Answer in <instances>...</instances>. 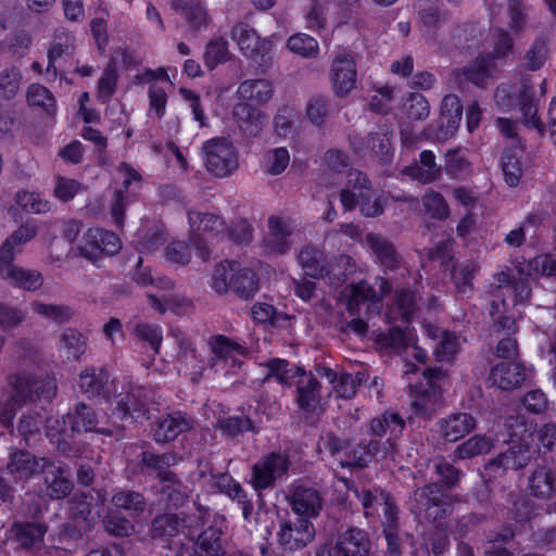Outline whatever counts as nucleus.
Listing matches in <instances>:
<instances>
[{
	"mask_svg": "<svg viewBox=\"0 0 556 556\" xmlns=\"http://www.w3.org/2000/svg\"><path fill=\"white\" fill-rule=\"evenodd\" d=\"M390 290L389 283L383 278H377L371 287L361 281L346 286L342 292L346 308L352 320L348 324V328L359 337L369 336L381 348L402 351L412 348L410 355L419 363H424L427 353L415 346V333L408 326L404 328L394 326L387 333L375 329L376 324L369 321L376 315L380 314L381 298Z\"/></svg>",
	"mask_w": 556,
	"mask_h": 556,
	"instance_id": "1",
	"label": "nucleus"
},
{
	"mask_svg": "<svg viewBox=\"0 0 556 556\" xmlns=\"http://www.w3.org/2000/svg\"><path fill=\"white\" fill-rule=\"evenodd\" d=\"M485 294L490 302L489 313L494 319L496 331H511L515 326V314L511 308L525 304L530 299L531 290L527 282H513L510 269H498L486 285Z\"/></svg>",
	"mask_w": 556,
	"mask_h": 556,
	"instance_id": "2",
	"label": "nucleus"
},
{
	"mask_svg": "<svg viewBox=\"0 0 556 556\" xmlns=\"http://www.w3.org/2000/svg\"><path fill=\"white\" fill-rule=\"evenodd\" d=\"M9 391L0 394V424L9 427L17 409L26 402L38 399H51L55 395L54 379L34 378L27 372H16L8 377Z\"/></svg>",
	"mask_w": 556,
	"mask_h": 556,
	"instance_id": "3",
	"label": "nucleus"
},
{
	"mask_svg": "<svg viewBox=\"0 0 556 556\" xmlns=\"http://www.w3.org/2000/svg\"><path fill=\"white\" fill-rule=\"evenodd\" d=\"M94 413L85 404H78L73 412L60 417H50L46 422L47 437L62 453L71 450V439L81 431L111 434L113 430L97 428Z\"/></svg>",
	"mask_w": 556,
	"mask_h": 556,
	"instance_id": "4",
	"label": "nucleus"
},
{
	"mask_svg": "<svg viewBox=\"0 0 556 556\" xmlns=\"http://www.w3.org/2000/svg\"><path fill=\"white\" fill-rule=\"evenodd\" d=\"M511 446L495 460L486 465L489 475L497 476L508 470H518L526 466L531 458V444L534 441V428L532 424L517 422L510 425Z\"/></svg>",
	"mask_w": 556,
	"mask_h": 556,
	"instance_id": "5",
	"label": "nucleus"
},
{
	"mask_svg": "<svg viewBox=\"0 0 556 556\" xmlns=\"http://www.w3.org/2000/svg\"><path fill=\"white\" fill-rule=\"evenodd\" d=\"M346 448V444L333 434L323 437L318 443L319 452L321 454L328 453L342 468L365 467L378 456H380L381 459L390 458V460L395 462L394 452H380L378 448V442L374 439H371L367 444L359 443L357 448L351 453H348Z\"/></svg>",
	"mask_w": 556,
	"mask_h": 556,
	"instance_id": "6",
	"label": "nucleus"
},
{
	"mask_svg": "<svg viewBox=\"0 0 556 556\" xmlns=\"http://www.w3.org/2000/svg\"><path fill=\"white\" fill-rule=\"evenodd\" d=\"M189 238L195 247L198 255L206 261L210 256L207 243L216 238H225L224 220L213 214H202L200 212H189Z\"/></svg>",
	"mask_w": 556,
	"mask_h": 556,
	"instance_id": "7",
	"label": "nucleus"
},
{
	"mask_svg": "<svg viewBox=\"0 0 556 556\" xmlns=\"http://www.w3.org/2000/svg\"><path fill=\"white\" fill-rule=\"evenodd\" d=\"M462 116L460 99L456 94H446L441 102L439 119L437 123L426 126L421 136L431 141L444 142L456 134Z\"/></svg>",
	"mask_w": 556,
	"mask_h": 556,
	"instance_id": "8",
	"label": "nucleus"
},
{
	"mask_svg": "<svg viewBox=\"0 0 556 556\" xmlns=\"http://www.w3.org/2000/svg\"><path fill=\"white\" fill-rule=\"evenodd\" d=\"M426 381L420 389L414 388L409 383L410 390L415 392L412 402L413 415L410 420L421 418L424 420L431 419L438 412L441 402V390L437 386V381L441 372L439 370H427L422 372Z\"/></svg>",
	"mask_w": 556,
	"mask_h": 556,
	"instance_id": "9",
	"label": "nucleus"
},
{
	"mask_svg": "<svg viewBox=\"0 0 556 556\" xmlns=\"http://www.w3.org/2000/svg\"><path fill=\"white\" fill-rule=\"evenodd\" d=\"M231 37L241 52L264 73L270 62V41L261 39L256 31L244 23H238L232 27Z\"/></svg>",
	"mask_w": 556,
	"mask_h": 556,
	"instance_id": "10",
	"label": "nucleus"
},
{
	"mask_svg": "<svg viewBox=\"0 0 556 556\" xmlns=\"http://www.w3.org/2000/svg\"><path fill=\"white\" fill-rule=\"evenodd\" d=\"M362 502L367 518L381 517L382 527L392 528L399 525V509L391 496L380 489L355 491Z\"/></svg>",
	"mask_w": 556,
	"mask_h": 556,
	"instance_id": "11",
	"label": "nucleus"
},
{
	"mask_svg": "<svg viewBox=\"0 0 556 556\" xmlns=\"http://www.w3.org/2000/svg\"><path fill=\"white\" fill-rule=\"evenodd\" d=\"M205 167L208 172L231 174L238 169V157L232 143L226 138H214L202 148Z\"/></svg>",
	"mask_w": 556,
	"mask_h": 556,
	"instance_id": "12",
	"label": "nucleus"
},
{
	"mask_svg": "<svg viewBox=\"0 0 556 556\" xmlns=\"http://www.w3.org/2000/svg\"><path fill=\"white\" fill-rule=\"evenodd\" d=\"M140 187L141 176H116L114 179L108 205L116 227L123 228L125 210L137 195Z\"/></svg>",
	"mask_w": 556,
	"mask_h": 556,
	"instance_id": "13",
	"label": "nucleus"
},
{
	"mask_svg": "<svg viewBox=\"0 0 556 556\" xmlns=\"http://www.w3.org/2000/svg\"><path fill=\"white\" fill-rule=\"evenodd\" d=\"M78 249L83 256L96 262L102 254H116L122 249V240L110 230L92 228L84 233Z\"/></svg>",
	"mask_w": 556,
	"mask_h": 556,
	"instance_id": "14",
	"label": "nucleus"
},
{
	"mask_svg": "<svg viewBox=\"0 0 556 556\" xmlns=\"http://www.w3.org/2000/svg\"><path fill=\"white\" fill-rule=\"evenodd\" d=\"M210 345L214 355L212 367L215 371H224L225 375L236 372L247 356L244 346L225 336L213 337Z\"/></svg>",
	"mask_w": 556,
	"mask_h": 556,
	"instance_id": "15",
	"label": "nucleus"
},
{
	"mask_svg": "<svg viewBox=\"0 0 556 556\" xmlns=\"http://www.w3.org/2000/svg\"><path fill=\"white\" fill-rule=\"evenodd\" d=\"M370 542L359 529H349L338 535L334 542L320 547L317 556H369Z\"/></svg>",
	"mask_w": 556,
	"mask_h": 556,
	"instance_id": "16",
	"label": "nucleus"
},
{
	"mask_svg": "<svg viewBox=\"0 0 556 556\" xmlns=\"http://www.w3.org/2000/svg\"><path fill=\"white\" fill-rule=\"evenodd\" d=\"M438 484H429L415 491L410 509L425 519L437 520L447 511V500Z\"/></svg>",
	"mask_w": 556,
	"mask_h": 556,
	"instance_id": "17",
	"label": "nucleus"
},
{
	"mask_svg": "<svg viewBox=\"0 0 556 556\" xmlns=\"http://www.w3.org/2000/svg\"><path fill=\"white\" fill-rule=\"evenodd\" d=\"M290 466L285 454L271 453L264 456L253 466L252 484L255 490L270 486L277 479L283 477Z\"/></svg>",
	"mask_w": 556,
	"mask_h": 556,
	"instance_id": "18",
	"label": "nucleus"
},
{
	"mask_svg": "<svg viewBox=\"0 0 556 556\" xmlns=\"http://www.w3.org/2000/svg\"><path fill=\"white\" fill-rule=\"evenodd\" d=\"M277 538L286 551H298L314 540L315 528L308 519L286 520L280 523Z\"/></svg>",
	"mask_w": 556,
	"mask_h": 556,
	"instance_id": "19",
	"label": "nucleus"
},
{
	"mask_svg": "<svg viewBox=\"0 0 556 556\" xmlns=\"http://www.w3.org/2000/svg\"><path fill=\"white\" fill-rule=\"evenodd\" d=\"M199 481L202 485H207L210 492L219 491L227 494L232 500L237 501L241 506L244 519H248L252 514L253 505L247 501V495L241 485L235 481L229 475H206L200 473Z\"/></svg>",
	"mask_w": 556,
	"mask_h": 556,
	"instance_id": "20",
	"label": "nucleus"
},
{
	"mask_svg": "<svg viewBox=\"0 0 556 556\" xmlns=\"http://www.w3.org/2000/svg\"><path fill=\"white\" fill-rule=\"evenodd\" d=\"M366 184L367 179L364 177L363 182L359 186H354L353 190H343L341 202L348 210L358 205L363 215L374 217L382 213V204L378 198L374 197L371 189Z\"/></svg>",
	"mask_w": 556,
	"mask_h": 556,
	"instance_id": "21",
	"label": "nucleus"
},
{
	"mask_svg": "<svg viewBox=\"0 0 556 556\" xmlns=\"http://www.w3.org/2000/svg\"><path fill=\"white\" fill-rule=\"evenodd\" d=\"M332 88L338 97L346 96L356 84V66L350 54L343 53L334 58L330 70Z\"/></svg>",
	"mask_w": 556,
	"mask_h": 556,
	"instance_id": "22",
	"label": "nucleus"
},
{
	"mask_svg": "<svg viewBox=\"0 0 556 556\" xmlns=\"http://www.w3.org/2000/svg\"><path fill=\"white\" fill-rule=\"evenodd\" d=\"M288 502L298 518L309 521L318 516L323 505L319 493L315 489L304 485L294 486L288 495Z\"/></svg>",
	"mask_w": 556,
	"mask_h": 556,
	"instance_id": "23",
	"label": "nucleus"
},
{
	"mask_svg": "<svg viewBox=\"0 0 556 556\" xmlns=\"http://www.w3.org/2000/svg\"><path fill=\"white\" fill-rule=\"evenodd\" d=\"M67 504L71 513L68 528L78 533L93 527L100 518V510L97 508L98 504L92 506L86 494L75 495Z\"/></svg>",
	"mask_w": 556,
	"mask_h": 556,
	"instance_id": "24",
	"label": "nucleus"
},
{
	"mask_svg": "<svg viewBox=\"0 0 556 556\" xmlns=\"http://www.w3.org/2000/svg\"><path fill=\"white\" fill-rule=\"evenodd\" d=\"M0 277L10 285L27 291L37 290L43 283L40 271L17 266L13 261H0Z\"/></svg>",
	"mask_w": 556,
	"mask_h": 556,
	"instance_id": "25",
	"label": "nucleus"
},
{
	"mask_svg": "<svg viewBox=\"0 0 556 556\" xmlns=\"http://www.w3.org/2000/svg\"><path fill=\"white\" fill-rule=\"evenodd\" d=\"M232 117L245 136L257 137L267 124V116L250 102L240 101L232 108Z\"/></svg>",
	"mask_w": 556,
	"mask_h": 556,
	"instance_id": "26",
	"label": "nucleus"
},
{
	"mask_svg": "<svg viewBox=\"0 0 556 556\" xmlns=\"http://www.w3.org/2000/svg\"><path fill=\"white\" fill-rule=\"evenodd\" d=\"M140 396L141 390H136L131 394L115 399L111 403V405H115L110 416L114 426H117L118 421H123L126 418H130L134 421H142L150 417L146 404L139 400Z\"/></svg>",
	"mask_w": 556,
	"mask_h": 556,
	"instance_id": "27",
	"label": "nucleus"
},
{
	"mask_svg": "<svg viewBox=\"0 0 556 556\" xmlns=\"http://www.w3.org/2000/svg\"><path fill=\"white\" fill-rule=\"evenodd\" d=\"M37 235L38 226L35 222L28 220L18 226L1 244L0 261H14Z\"/></svg>",
	"mask_w": 556,
	"mask_h": 556,
	"instance_id": "28",
	"label": "nucleus"
},
{
	"mask_svg": "<svg viewBox=\"0 0 556 556\" xmlns=\"http://www.w3.org/2000/svg\"><path fill=\"white\" fill-rule=\"evenodd\" d=\"M291 228L283 219L271 216L268 219V232L264 238L263 245L267 253L281 255L291 247Z\"/></svg>",
	"mask_w": 556,
	"mask_h": 556,
	"instance_id": "29",
	"label": "nucleus"
},
{
	"mask_svg": "<svg viewBox=\"0 0 556 556\" xmlns=\"http://www.w3.org/2000/svg\"><path fill=\"white\" fill-rule=\"evenodd\" d=\"M46 466L47 460L45 458L37 459L30 453L20 451L11 454L7 473L16 482L24 481L42 471Z\"/></svg>",
	"mask_w": 556,
	"mask_h": 556,
	"instance_id": "30",
	"label": "nucleus"
},
{
	"mask_svg": "<svg viewBox=\"0 0 556 556\" xmlns=\"http://www.w3.org/2000/svg\"><path fill=\"white\" fill-rule=\"evenodd\" d=\"M526 368L519 363H500L491 369L490 382L502 390L518 388L526 379Z\"/></svg>",
	"mask_w": 556,
	"mask_h": 556,
	"instance_id": "31",
	"label": "nucleus"
},
{
	"mask_svg": "<svg viewBox=\"0 0 556 556\" xmlns=\"http://www.w3.org/2000/svg\"><path fill=\"white\" fill-rule=\"evenodd\" d=\"M441 437L447 442H456L468 434L475 427L476 420L466 413H455L438 422Z\"/></svg>",
	"mask_w": 556,
	"mask_h": 556,
	"instance_id": "32",
	"label": "nucleus"
},
{
	"mask_svg": "<svg viewBox=\"0 0 556 556\" xmlns=\"http://www.w3.org/2000/svg\"><path fill=\"white\" fill-rule=\"evenodd\" d=\"M236 94L242 101L254 102L262 105L273 98L274 87L271 83L265 78L247 79L239 85Z\"/></svg>",
	"mask_w": 556,
	"mask_h": 556,
	"instance_id": "33",
	"label": "nucleus"
},
{
	"mask_svg": "<svg viewBox=\"0 0 556 556\" xmlns=\"http://www.w3.org/2000/svg\"><path fill=\"white\" fill-rule=\"evenodd\" d=\"M42 471L45 472L48 496L51 498H63L71 492L73 485L65 468L47 462V466Z\"/></svg>",
	"mask_w": 556,
	"mask_h": 556,
	"instance_id": "34",
	"label": "nucleus"
},
{
	"mask_svg": "<svg viewBox=\"0 0 556 556\" xmlns=\"http://www.w3.org/2000/svg\"><path fill=\"white\" fill-rule=\"evenodd\" d=\"M492 50L483 52L485 56L497 67V64H504L514 58V39L504 28L496 27L491 31Z\"/></svg>",
	"mask_w": 556,
	"mask_h": 556,
	"instance_id": "35",
	"label": "nucleus"
},
{
	"mask_svg": "<svg viewBox=\"0 0 556 556\" xmlns=\"http://www.w3.org/2000/svg\"><path fill=\"white\" fill-rule=\"evenodd\" d=\"M323 376L332 386V391L337 396L342 399L352 397L356 393V389L363 380V375L361 372L352 375L343 371L337 372L330 368H324Z\"/></svg>",
	"mask_w": 556,
	"mask_h": 556,
	"instance_id": "36",
	"label": "nucleus"
},
{
	"mask_svg": "<svg viewBox=\"0 0 556 556\" xmlns=\"http://www.w3.org/2000/svg\"><path fill=\"white\" fill-rule=\"evenodd\" d=\"M424 328L428 336L437 341L434 352L440 361H448L457 353L460 346L458 337L433 325H425Z\"/></svg>",
	"mask_w": 556,
	"mask_h": 556,
	"instance_id": "37",
	"label": "nucleus"
},
{
	"mask_svg": "<svg viewBox=\"0 0 556 556\" xmlns=\"http://www.w3.org/2000/svg\"><path fill=\"white\" fill-rule=\"evenodd\" d=\"M518 100L523 123L527 126L535 128L539 134L543 135L545 128L544 124L538 116V104L534 89L528 84H522L519 89Z\"/></svg>",
	"mask_w": 556,
	"mask_h": 556,
	"instance_id": "38",
	"label": "nucleus"
},
{
	"mask_svg": "<svg viewBox=\"0 0 556 556\" xmlns=\"http://www.w3.org/2000/svg\"><path fill=\"white\" fill-rule=\"evenodd\" d=\"M298 263L308 277L324 278L329 274L323 251L315 247L303 248L298 254Z\"/></svg>",
	"mask_w": 556,
	"mask_h": 556,
	"instance_id": "39",
	"label": "nucleus"
},
{
	"mask_svg": "<svg viewBox=\"0 0 556 556\" xmlns=\"http://www.w3.org/2000/svg\"><path fill=\"white\" fill-rule=\"evenodd\" d=\"M516 268L519 274L528 277H556V255L541 254L532 260L518 262Z\"/></svg>",
	"mask_w": 556,
	"mask_h": 556,
	"instance_id": "40",
	"label": "nucleus"
},
{
	"mask_svg": "<svg viewBox=\"0 0 556 556\" xmlns=\"http://www.w3.org/2000/svg\"><path fill=\"white\" fill-rule=\"evenodd\" d=\"M495 70L496 66L490 58L480 53L469 65L459 70L458 77H464L466 81L481 87Z\"/></svg>",
	"mask_w": 556,
	"mask_h": 556,
	"instance_id": "41",
	"label": "nucleus"
},
{
	"mask_svg": "<svg viewBox=\"0 0 556 556\" xmlns=\"http://www.w3.org/2000/svg\"><path fill=\"white\" fill-rule=\"evenodd\" d=\"M529 489L536 497H549L556 491V473L545 466L538 467L529 478Z\"/></svg>",
	"mask_w": 556,
	"mask_h": 556,
	"instance_id": "42",
	"label": "nucleus"
},
{
	"mask_svg": "<svg viewBox=\"0 0 556 556\" xmlns=\"http://www.w3.org/2000/svg\"><path fill=\"white\" fill-rule=\"evenodd\" d=\"M190 420L184 415H168L164 417L154 430V439L157 442L174 440L179 433L188 430Z\"/></svg>",
	"mask_w": 556,
	"mask_h": 556,
	"instance_id": "43",
	"label": "nucleus"
},
{
	"mask_svg": "<svg viewBox=\"0 0 556 556\" xmlns=\"http://www.w3.org/2000/svg\"><path fill=\"white\" fill-rule=\"evenodd\" d=\"M265 380L275 379L280 384H291L303 370L281 358H273L265 364Z\"/></svg>",
	"mask_w": 556,
	"mask_h": 556,
	"instance_id": "44",
	"label": "nucleus"
},
{
	"mask_svg": "<svg viewBox=\"0 0 556 556\" xmlns=\"http://www.w3.org/2000/svg\"><path fill=\"white\" fill-rule=\"evenodd\" d=\"M239 264L233 261H224L214 268L210 286L216 293L225 294L232 289Z\"/></svg>",
	"mask_w": 556,
	"mask_h": 556,
	"instance_id": "45",
	"label": "nucleus"
},
{
	"mask_svg": "<svg viewBox=\"0 0 556 556\" xmlns=\"http://www.w3.org/2000/svg\"><path fill=\"white\" fill-rule=\"evenodd\" d=\"M415 307V295L409 291H401L396 294L395 305L386 312L383 319L387 324L399 319H401L402 323H407L414 315Z\"/></svg>",
	"mask_w": 556,
	"mask_h": 556,
	"instance_id": "46",
	"label": "nucleus"
},
{
	"mask_svg": "<svg viewBox=\"0 0 556 556\" xmlns=\"http://www.w3.org/2000/svg\"><path fill=\"white\" fill-rule=\"evenodd\" d=\"M23 74L18 66L11 65L0 71V99L10 101L21 90Z\"/></svg>",
	"mask_w": 556,
	"mask_h": 556,
	"instance_id": "47",
	"label": "nucleus"
},
{
	"mask_svg": "<svg viewBox=\"0 0 556 556\" xmlns=\"http://www.w3.org/2000/svg\"><path fill=\"white\" fill-rule=\"evenodd\" d=\"M298 403L301 409L313 412L318 404V382L312 376L303 375L298 382Z\"/></svg>",
	"mask_w": 556,
	"mask_h": 556,
	"instance_id": "48",
	"label": "nucleus"
},
{
	"mask_svg": "<svg viewBox=\"0 0 556 556\" xmlns=\"http://www.w3.org/2000/svg\"><path fill=\"white\" fill-rule=\"evenodd\" d=\"M180 460V457L175 453H165L163 455H156L151 452L142 453V462L150 468H154L160 471V478L162 482H172L173 475L169 471H166V468H169L176 465Z\"/></svg>",
	"mask_w": 556,
	"mask_h": 556,
	"instance_id": "49",
	"label": "nucleus"
},
{
	"mask_svg": "<svg viewBox=\"0 0 556 556\" xmlns=\"http://www.w3.org/2000/svg\"><path fill=\"white\" fill-rule=\"evenodd\" d=\"M16 205L27 214H45L51 211L49 201L41 198V195L34 191L22 190L15 194Z\"/></svg>",
	"mask_w": 556,
	"mask_h": 556,
	"instance_id": "50",
	"label": "nucleus"
},
{
	"mask_svg": "<svg viewBox=\"0 0 556 556\" xmlns=\"http://www.w3.org/2000/svg\"><path fill=\"white\" fill-rule=\"evenodd\" d=\"M492 446V440L485 435H473L456 447L455 457L458 459L472 458L488 453Z\"/></svg>",
	"mask_w": 556,
	"mask_h": 556,
	"instance_id": "51",
	"label": "nucleus"
},
{
	"mask_svg": "<svg viewBox=\"0 0 556 556\" xmlns=\"http://www.w3.org/2000/svg\"><path fill=\"white\" fill-rule=\"evenodd\" d=\"M175 10L180 11L193 29L206 25V12L198 2L192 0H172Z\"/></svg>",
	"mask_w": 556,
	"mask_h": 556,
	"instance_id": "52",
	"label": "nucleus"
},
{
	"mask_svg": "<svg viewBox=\"0 0 556 556\" xmlns=\"http://www.w3.org/2000/svg\"><path fill=\"white\" fill-rule=\"evenodd\" d=\"M150 306L160 314H164L167 309H172L178 314L187 311L190 303L178 294H168L157 296L152 293L147 294Z\"/></svg>",
	"mask_w": 556,
	"mask_h": 556,
	"instance_id": "53",
	"label": "nucleus"
},
{
	"mask_svg": "<svg viewBox=\"0 0 556 556\" xmlns=\"http://www.w3.org/2000/svg\"><path fill=\"white\" fill-rule=\"evenodd\" d=\"M258 289V281L255 273L239 264L237 276L232 281V291L241 298H250L256 293Z\"/></svg>",
	"mask_w": 556,
	"mask_h": 556,
	"instance_id": "54",
	"label": "nucleus"
},
{
	"mask_svg": "<svg viewBox=\"0 0 556 556\" xmlns=\"http://www.w3.org/2000/svg\"><path fill=\"white\" fill-rule=\"evenodd\" d=\"M404 428L403 419L394 413H386L380 418H376L370 422V432L375 435L381 437L390 434L391 437L399 435Z\"/></svg>",
	"mask_w": 556,
	"mask_h": 556,
	"instance_id": "55",
	"label": "nucleus"
},
{
	"mask_svg": "<svg viewBox=\"0 0 556 556\" xmlns=\"http://www.w3.org/2000/svg\"><path fill=\"white\" fill-rule=\"evenodd\" d=\"M479 266L475 262H465L456 265L452 271V279L459 294L468 295L472 290L471 279Z\"/></svg>",
	"mask_w": 556,
	"mask_h": 556,
	"instance_id": "56",
	"label": "nucleus"
},
{
	"mask_svg": "<svg viewBox=\"0 0 556 556\" xmlns=\"http://www.w3.org/2000/svg\"><path fill=\"white\" fill-rule=\"evenodd\" d=\"M403 111L409 121L419 122L429 116L430 104L424 94L412 92L403 103Z\"/></svg>",
	"mask_w": 556,
	"mask_h": 556,
	"instance_id": "57",
	"label": "nucleus"
},
{
	"mask_svg": "<svg viewBox=\"0 0 556 556\" xmlns=\"http://www.w3.org/2000/svg\"><path fill=\"white\" fill-rule=\"evenodd\" d=\"M26 97L29 105L41 108L49 115L55 113V99L45 86L39 84L30 85Z\"/></svg>",
	"mask_w": 556,
	"mask_h": 556,
	"instance_id": "58",
	"label": "nucleus"
},
{
	"mask_svg": "<svg viewBox=\"0 0 556 556\" xmlns=\"http://www.w3.org/2000/svg\"><path fill=\"white\" fill-rule=\"evenodd\" d=\"M31 309L38 316H41L53 323L63 324L73 316L71 307L62 304H45L40 302L31 303Z\"/></svg>",
	"mask_w": 556,
	"mask_h": 556,
	"instance_id": "59",
	"label": "nucleus"
},
{
	"mask_svg": "<svg viewBox=\"0 0 556 556\" xmlns=\"http://www.w3.org/2000/svg\"><path fill=\"white\" fill-rule=\"evenodd\" d=\"M60 350L70 359L79 358L86 350V342L83 334L75 329H66L61 338Z\"/></svg>",
	"mask_w": 556,
	"mask_h": 556,
	"instance_id": "60",
	"label": "nucleus"
},
{
	"mask_svg": "<svg viewBox=\"0 0 556 556\" xmlns=\"http://www.w3.org/2000/svg\"><path fill=\"white\" fill-rule=\"evenodd\" d=\"M287 47L302 58H315L319 51L316 39L301 33L292 35L287 41Z\"/></svg>",
	"mask_w": 556,
	"mask_h": 556,
	"instance_id": "61",
	"label": "nucleus"
},
{
	"mask_svg": "<svg viewBox=\"0 0 556 556\" xmlns=\"http://www.w3.org/2000/svg\"><path fill=\"white\" fill-rule=\"evenodd\" d=\"M366 242L383 265L388 267H392L394 265L395 253L389 241L379 235L368 233L366 236Z\"/></svg>",
	"mask_w": 556,
	"mask_h": 556,
	"instance_id": "62",
	"label": "nucleus"
},
{
	"mask_svg": "<svg viewBox=\"0 0 556 556\" xmlns=\"http://www.w3.org/2000/svg\"><path fill=\"white\" fill-rule=\"evenodd\" d=\"M228 60V43L224 38H215L207 42L204 63L210 70Z\"/></svg>",
	"mask_w": 556,
	"mask_h": 556,
	"instance_id": "63",
	"label": "nucleus"
},
{
	"mask_svg": "<svg viewBox=\"0 0 556 556\" xmlns=\"http://www.w3.org/2000/svg\"><path fill=\"white\" fill-rule=\"evenodd\" d=\"M45 531L38 523L15 525L13 528L15 539L24 547L36 546L42 540Z\"/></svg>",
	"mask_w": 556,
	"mask_h": 556,
	"instance_id": "64",
	"label": "nucleus"
}]
</instances>
